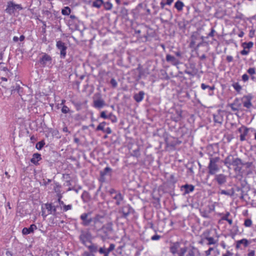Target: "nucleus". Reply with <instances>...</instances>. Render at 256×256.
Wrapping results in <instances>:
<instances>
[{"label": "nucleus", "mask_w": 256, "mask_h": 256, "mask_svg": "<svg viewBox=\"0 0 256 256\" xmlns=\"http://www.w3.org/2000/svg\"><path fill=\"white\" fill-rule=\"evenodd\" d=\"M170 251L178 256H194L196 250L190 246H186L182 244L174 243L172 246Z\"/></svg>", "instance_id": "nucleus-1"}, {"label": "nucleus", "mask_w": 256, "mask_h": 256, "mask_svg": "<svg viewBox=\"0 0 256 256\" xmlns=\"http://www.w3.org/2000/svg\"><path fill=\"white\" fill-rule=\"evenodd\" d=\"M79 240L83 245L86 246L87 242L90 243L92 242V235L89 231L82 230L79 236Z\"/></svg>", "instance_id": "nucleus-2"}, {"label": "nucleus", "mask_w": 256, "mask_h": 256, "mask_svg": "<svg viewBox=\"0 0 256 256\" xmlns=\"http://www.w3.org/2000/svg\"><path fill=\"white\" fill-rule=\"evenodd\" d=\"M112 223H108L105 225H104L99 231L103 234L102 235V239H106L109 238L112 232Z\"/></svg>", "instance_id": "nucleus-3"}, {"label": "nucleus", "mask_w": 256, "mask_h": 256, "mask_svg": "<svg viewBox=\"0 0 256 256\" xmlns=\"http://www.w3.org/2000/svg\"><path fill=\"white\" fill-rule=\"evenodd\" d=\"M22 8L20 4H15L12 2L10 1L8 2L6 12L10 14H12L16 10H22Z\"/></svg>", "instance_id": "nucleus-4"}, {"label": "nucleus", "mask_w": 256, "mask_h": 256, "mask_svg": "<svg viewBox=\"0 0 256 256\" xmlns=\"http://www.w3.org/2000/svg\"><path fill=\"white\" fill-rule=\"evenodd\" d=\"M56 47L60 51V58H64L66 54V50L68 48L66 44L62 40H58L56 43Z\"/></svg>", "instance_id": "nucleus-5"}, {"label": "nucleus", "mask_w": 256, "mask_h": 256, "mask_svg": "<svg viewBox=\"0 0 256 256\" xmlns=\"http://www.w3.org/2000/svg\"><path fill=\"white\" fill-rule=\"evenodd\" d=\"M52 57L46 53H44L39 60V63L42 66L44 67L49 66L52 64Z\"/></svg>", "instance_id": "nucleus-6"}, {"label": "nucleus", "mask_w": 256, "mask_h": 256, "mask_svg": "<svg viewBox=\"0 0 256 256\" xmlns=\"http://www.w3.org/2000/svg\"><path fill=\"white\" fill-rule=\"evenodd\" d=\"M115 244H110L108 248H106L104 246L100 248L98 250V252L100 254H104V256H108L109 253L114 250Z\"/></svg>", "instance_id": "nucleus-7"}, {"label": "nucleus", "mask_w": 256, "mask_h": 256, "mask_svg": "<svg viewBox=\"0 0 256 256\" xmlns=\"http://www.w3.org/2000/svg\"><path fill=\"white\" fill-rule=\"evenodd\" d=\"M106 105L104 100L99 96L97 98H94L93 101V106L97 109H100Z\"/></svg>", "instance_id": "nucleus-8"}, {"label": "nucleus", "mask_w": 256, "mask_h": 256, "mask_svg": "<svg viewBox=\"0 0 256 256\" xmlns=\"http://www.w3.org/2000/svg\"><path fill=\"white\" fill-rule=\"evenodd\" d=\"M90 213H83L80 216V219L82 220V224L85 226H89L92 222V218H88Z\"/></svg>", "instance_id": "nucleus-9"}, {"label": "nucleus", "mask_w": 256, "mask_h": 256, "mask_svg": "<svg viewBox=\"0 0 256 256\" xmlns=\"http://www.w3.org/2000/svg\"><path fill=\"white\" fill-rule=\"evenodd\" d=\"M116 3L120 6L121 8L120 12L124 16H126L128 14L127 10L125 8H123V6L127 5L128 2L124 0H115Z\"/></svg>", "instance_id": "nucleus-10"}, {"label": "nucleus", "mask_w": 256, "mask_h": 256, "mask_svg": "<svg viewBox=\"0 0 256 256\" xmlns=\"http://www.w3.org/2000/svg\"><path fill=\"white\" fill-rule=\"evenodd\" d=\"M37 229V226L34 224H32L30 228H24L22 230V233L24 235H27L34 232V230Z\"/></svg>", "instance_id": "nucleus-11"}, {"label": "nucleus", "mask_w": 256, "mask_h": 256, "mask_svg": "<svg viewBox=\"0 0 256 256\" xmlns=\"http://www.w3.org/2000/svg\"><path fill=\"white\" fill-rule=\"evenodd\" d=\"M90 245H86V246H85L86 247L90 253L93 254L94 253H96L98 252V248L97 244L93 243L92 242L90 243Z\"/></svg>", "instance_id": "nucleus-12"}, {"label": "nucleus", "mask_w": 256, "mask_h": 256, "mask_svg": "<svg viewBox=\"0 0 256 256\" xmlns=\"http://www.w3.org/2000/svg\"><path fill=\"white\" fill-rule=\"evenodd\" d=\"M250 243V240L245 238L242 239L236 242V248H240L242 245H243L244 247H246Z\"/></svg>", "instance_id": "nucleus-13"}, {"label": "nucleus", "mask_w": 256, "mask_h": 256, "mask_svg": "<svg viewBox=\"0 0 256 256\" xmlns=\"http://www.w3.org/2000/svg\"><path fill=\"white\" fill-rule=\"evenodd\" d=\"M42 160L41 154L38 153H34L32 155V157L30 160L32 163L35 165L38 164V162Z\"/></svg>", "instance_id": "nucleus-14"}, {"label": "nucleus", "mask_w": 256, "mask_h": 256, "mask_svg": "<svg viewBox=\"0 0 256 256\" xmlns=\"http://www.w3.org/2000/svg\"><path fill=\"white\" fill-rule=\"evenodd\" d=\"M45 207L49 212V214H55L56 212V206H54L52 203L46 204Z\"/></svg>", "instance_id": "nucleus-15"}, {"label": "nucleus", "mask_w": 256, "mask_h": 256, "mask_svg": "<svg viewBox=\"0 0 256 256\" xmlns=\"http://www.w3.org/2000/svg\"><path fill=\"white\" fill-rule=\"evenodd\" d=\"M182 190H184V194H188L190 192H192L194 190V187L192 185L186 184L181 188Z\"/></svg>", "instance_id": "nucleus-16"}, {"label": "nucleus", "mask_w": 256, "mask_h": 256, "mask_svg": "<svg viewBox=\"0 0 256 256\" xmlns=\"http://www.w3.org/2000/svg\"><path fill=\"white\" fill-rule=\"evenodd\" d=\"M243 102L244 106L247 108H249L251 106L252 104L250 102V99L248 96H244L243 98Z\"/></svg>", "instance_id": "nucleus-17"}, {"label": "nucleus", "mask_w": 256, "mask_h": 256, "mask_svg": "<svg viewBox=\"0 0 256 256\" xmlns=\"http://www.w3.org/2000/svg\"><path fill=\"white\" fill-rule=\"evenodd\" d=\"M144 92H140L138 94H135L134 99L138 102L141 101L144 98Z\"/></svg>", "instance_id": "nucleus-18"}, {"label": "nucleus", "mask_w": 256, "mask_h": 256, "mask_svg": "<svg viewBox=\"0 0 256 256\" xmlns=\"http://www.w3.org/2000/svg\"><path fill=\"white\" fill-rule=\"evenodd\" d=\"M116 200V204L119 205L120 202L122 200V196L120 193L116 194L113 198Z\"/></svg>", "instance_id": "nucleus-19"}, {"label": "nucleus", "mask_w": 256, "mask_h": 256, "mask_svg": "<svg viewBox=\"0 0 256 256\" xmlns=\"http://www.w3.org/2000/svg\"><path fill=\"white\" fill-rule=\"evenodd\" d=\"M184 6V4L180 1H178L174 4V7L178 10L181 11Z\"/></svg>", "instance_id": "nucleus-20"}, {"label": "nucleus", "mask_w": 256, "mask_h": 256, "mask_svg": "<svg viewBox=\"0 0 256 256\" xmlns=\"http://www.w3.org/2000/svg\"><path fill=\"white\" fill-rule=\"evenodd\" d=\"M101 217L99 215H96L94 218H92V222L94 223V227H96V225L100 223V218Z\"/></svg>", "instance_id": "nucleus-21"}, {"label": "nucleus", "mask_w": 256, "mask_h": 256, "mask_svg": "<svg viewBox=\"0 0 256 256\" xmlns=\"http://www.w3.org/2000/svg\"><path fill=\"white\" fill-rule=\"evenodd\" d=\"M71 10L68 6H65L62 10V14L64 16H68L70 14Z\"/></svg>", "instance_id": "nucleus-22"}, {"label": "nucleus", "mask_w": 256, "mask_h": 256, "mask_svg": "<svg viewBox=\"0 0 256 256\" xmlns=\"http://www.w3.org/2000/svg\"><path fill=\"white\" fill-rule=\"evenodd\" d=\"M103 3L102 0H96L92 2V6L95 8H100Z\"/></svg>", "instance_id": "nucleus-23"}, {"label": "nucleus", "mask_w": 256, "mask_h": 256, "mask_svg": "<svg viewBox=\"0 0 256 256\" xmlns=\"http://www.w3.org/2000/svg\"><path fill=\"white\" fill-rule=\"evenodd\" d=\"M62 112L64 114H70L72 112L70 110V109L65 105H64L62 108Z\"/></svg>", "instance_id": "nucleus-24"}, {"label": "nucleus", "mask_w": 256, "mask_h": 256, "mask_svg": "<svg viewBox=\"0 0 256 256\" xmlns=\"http://www.w3.org/2000/svg\"><path fill=\"white\" fill-rule=\"evenodd\" d=\"M106 122H102L98 124V126H97L96 130L98 131L102 130V132H104V130H105L104 126H106Z\"/></svg>", "instance_id": "nucleus-25"}, {"label": "nucleus", "mask_w": 256, "mask_h": 256, "mask_svg": "<svg viewBox=\"0 0 256 256\" xmlns=\"http://www.w3.org/2000/svg\"><path fill=\"white\" fill-rule=\"evenodd\" d=\"M112 170V168L110 167H106L104 168L102 172H100V174L102 176H104L106 175L109 172H111Z\"/></svg>", "instance_id": "nucleus-26"}, {"label": "nucleus", "mask_w": 256, "mask_h": 256, "mask_svg": "<svg viewBox=\"0 0 256 256\" xmlns=\"http://www.w3.org/2000/svg\"><path fill=\"white\" fill-rule=\"evenodd\" d=\"M44 144V140H41L36 144V147L38 150H40L43 148Z\"/></svg>", "instance_id": "nucleus-27"}, {"label": "nucleus", "mask_w": 256, "mask_h": 256, "mask_svg": "<svg viewBox=\"0 0 256 256\" xmlns=\"http://www.w3.org/2000/svg\"><path fill=\"white\" fill-rule=\"evenodd\" d=\"M103 4L104 8L106 10H111L112 6V4L109 2H107L104 3V2Z\"/></svg>", "instance_id": "nucleus-28"}, {"label": "nucleus", "mask_w": 256, "mask_h": 256, "mask_svg": "<svg viewBox=\"0 0 256 256\" xmlns=\"http://www.w3.org/2000/svg\"><path fill=\"white\" fill-rule=\"evenodd\" d=\"M217 180L219 184H223L226 181V178L222 175L218 176L217 178Z\"/></svg>", "instance_id": "nucleus-29"}, {"label": "nucleus", "mask_w": 256, "mask_h": 256, "mask_svg": "<svg viewBox=\"0 0 256 256\" xmlns=\"http://www.w3.org/2000/svg\"><path fill=\"white\" fill-rule=\"evenodd\" d=\"M166 59L168 62H172L173 64H174L176 62L175 58L170 55H169V54L167 55L166 57Z\"/></svg>", "instance_id": "nucleus-30"}, {"label": "nucleus", "mask_w": 256, "mask_h": 256, "mask_svg": "<svg viewBox=\"0 0 256 256\" xmlns=\"http://www.w3.org/2000/svg\"><path fill=\"white\" fill-rule=\"evenodd\" d=\"M240 130L241 132V131H244V134H242L240 135V140H244V136H245V135L246 134V132H247V131L246 129L244 127H242L241 128H240Z\"/></svg>", "instance_id": "nucleus-31"}, {"label": "nucleus", "mask_w": 256, "mask_h": 256, "mask_svg": "<svg viewBox=\"0 0 256 256\" xmlns=\"http://www.w3.org/2000/svg\"><path fill=\"white\" fill-rule=\"evenodd\" d=\"M216 167L214 164H212V162L210 163V172L212 174H214L216 171Z\"/></svg>", "instance_id": "nucleus-32"}, {"label": "nucleus", "mask_w": 256, "mask_h": 256, "mask_svg": "<svg viewBox=\"0 0 256 256\" xmlns=\"http://www.w3.org/2000/svg\"><path fill=\"white\" fill-rule=\"evenodd\" d=\"M72 204H68V205L65 204L64 206V207L63 208V210H64V212H66L68 210H72Z\"/></svg>", "instance_id": "nucleus-33"}, {"label": "nucleus", "mask_w": 256, "mask_h": 256, "mask_svg": "<svg viewBox=\"0 0 256 256\" xmlns=\"http://www.w3.org/2000/svg\"><path fill=\"white\" fill-rule=\"evenodd\" d=\"M253 46V43L252 42H248V43H246V44H244V48H251Z\"/></svg>", "instance_id": "nucleus-34"}, {"label": "nucleus", "mask_w": 256, "mask_h": 256, "mask_svg": "<svg viewBox=\"0 0 256 256\" xmlns=\"http://www.w3.org/2000/svg\"><path fill=\"white\" fill-rule=\"evenodd\" d=\"M252 224V222L250 219H247L244 222V226L246 227L250 226Z\"/></svg>", "instance_id": "nucleus-35"}, {"label": "nucleus", "mask_w": 256, "mask_h": 256, "mask_svg": "<svg viewBox=\"0 0 256 256\" xmlns=\"http://www.w3.org/2000/svg\"><path fill=\"white\" fill-rule=\"evenodd\" d=\"M108 118L110 119L112 122H116V117L111 114L108 115Z\"/></svg>", "instance_id": "nucleus-36"}, {"label": "nucleus", "mask_w": 256, "mask_h": 256, "mask_svg": "<svg viewBox=\"0 0 256 256\" xmlns=\"http://www.w3.org/2000/svg\"><path fill=\"white\" fill-rule=\"evenodd\" d=\"M233 86L237 91H240L242 89L241 86L237 83L234 84Z\"/></svg>", "instance_id": "nucleus-37"}, {"label": "nucleus", "mask_w": 256, "mask_h": 256, "mask_svg": "<svg viewBox=\"0 0 256 256\" xmlns=\"http://www.w3.org/2000/svg\"><path fill=\"white\" fill-rule=\"evenodd\" d=\"M110 83L113 88H116L117 86V82L114 78L110 80Z\"/></svg>", "instance_id": "nucleus-38"}, {"label": "nucleus", "mask_w": 256, "mask_h": 256, "mask_svg": "<svg viewBox=\"0 0 256 256\" xmlns=\"http://www.w3.org/2000/svg\"><path fill=\"white\" fill-rule=\"evenodd\" d=\"M100 117L104 119L108 118V116H107L106 114V112L105 111H102V112H101Z\"/></svg>", "instance_id": "nucleus-39"}, {"label": "nucleus", "mask_w": 256, "mask_h": 256, "mask_svg": "<svg viewBox=\"0 0 256 256\" xmlns=\"http://www.w3.org/2000/svg\"><path fill=\"white\" fill-rule=\"evenodd\" d=\"M20 86L19 85H17L16 84V88L12 89V93H14V92L16 91H17L18 92H19V90L20 89Z\"/></svg>", "instance_id": "nucleus-40"}, {"label": "nucleus", "mask_w": 256, "mask_h": 256, "mask_svg": "<svg viewBox=\"0 0 256 256\" xmlns=\"http://www.w3.org/2000/svg\"><path fill=\"white\" fill-rule=\"evenodd\" d=\"M248 72L250 74L252 75L253 74H254L255 70L253 68H250L248 70Z\"/></svg>", "instance_id": "nucleus-41"}, {"label": "nucleus", "mask_w": 256, "mask_h": 256, "mask_svg": "<svg viewBox=\"0 0 256 256\" xmlns=\"http://www.w3.org/2000/svg\"><path fill=\"white\" fill-rule=\"evenodd\" d=\"M88 196V193L86 192H84L82 195V198L83 200H84V198H86Z\"/></svg>", "instance_id": "nucleus-42"}, {"label": "nucleus", "mask_w": 256, "mask_h": 256, "mask_svg": "<svg viewBox=\"0 0 256 256\" xmlns=\"http://www.w3.org/2000/svg\"><path fill=\"white\" fill-rule=\"evenodd\" d=\"M104 132H106V134H110L112 133V130L111 128L109 127H108L105 128Z\"/></svg>", "instance_id": "nucleus-43"}, {"label": "nucleus", "mask_w": 256, "mask_h": 256, "mask_svg": "<svg viewBox=\"0 0 256 256\" xmlns=\"http://www.w3.org/2000/svg\"><path fill=\"white\" fill-rule=\"evenodd\" d=\"M83 256H94V254L90 252H84L83 254Z\"/></svg>", "instance_id": "nucleus-44"}, {"label": "nucleus", "mask_w": 256, "mask_h": 256, "mask_svg": "<svg viewBox=\"0 0 256 256\" xmlns=\"http://www.w3.org/2000/svg\"><path fill=\"white\" fill-rule=\"evenodd\" d=\"M242 80L244 81V82H246L248 80V76L247 74H244L242 76Z\"/></svg>", "instance_id": "nucleus-45"}, {"label": "nucleus", "mask_w": 256, "mask_h": 256, "mask_svg": "<svg viewBox=\"0 0 256 256\" xmlns=\"http://www.w3.org/2000/svg\"><path fill=\"white\" fill-rule=\"evenodd\" d=\"M4 63L0 62V68L2 69L4 71L8 70V68L4 66Z\"/></svg>", "instance_id": "nucleus-46"}, {"label": "nucleus", "mask_w": 256, "mask_h": 256, "mask_svg": "<svg viewBox=\"0 0 256 256\" xmlns=\"http://www.w3.org/2000/svg\"><path fill=\"white\" fill-rule=\"evenodd\" d=\"M208 244H214V240L212 238H208Z\"/></svg>", "instance_id": "nucleus-47"}, {"label": "nucleus", "mask_w": 256, "mask_h": 256, "mask_svg": "<svg viewBox=\"0 0 256 256\" xmlns=\"http://www.w3.org/2000/svg\"><path fill=\"white\" fill-rule=\"evenodd\" d=\"M213 250L212 248H210L206 252V256H208L210 254L211 251Z\"/></svg>", "instance_id": "nucleus-48"}, {"label": "nucleus", "mask_w": 256, "mask_h": 256, "mask_svg": "<svg viewBox=\"0 0 256 256\" xmlns=\"http://www.w3.org/2000/svg\"><path fill=\"white\" fill-rule=\"evenodd\" d=\"M208 88L211 91V92H210L209 93V94L212 96L213 94V92H212V90L214 89V87L213 86H208Z\"/></svg>", "instance_id": "nucleus-49"}, {"label": "nucleus", "mask_w": 256, "mask_h": 256, "mask_svg": "<svg viewBox=\"0 0 256 256\" xmlns=\"http://www.w3.org/2000/svg\"><path fill=\"white\" fill-rule=\"evenodd\" d=\"M248 256H254L255 252L254 250H250L248 254Z\"/></svg>", "instance_id": "nucleus-50"}, {"label": "nucleus", "mask_w": 256, "mask_h": 256, "mask_svg": "<svg viewBox=\"0 0 256 256\" xmlns=\"http://www.w3.org/2000/svg\"><path fill=\"white\" fill-rule=\"evenodd\" d=\"M244 48L243 50L242 51L241 54L243 55H246L248 53V50H247Z\"/></svg>", "instance_id": "nucleus-51"}, {"label": "nucleus", "mask_w": 256, "mask_h": 256, "mask_svg": "<svg viewBox=\"0 0 256 256\" xmlns=\"http://www.w3.org/2000/svg\"><path fill=\"white\" fill-rule=\"evenodd\" d=\"M201 88H202V90H205V89H206V88H208V86L206 85V84H201Z\"/></svg>", "instance_id": "nucleus-52"}, {"label": "nucleus", "mask_w": 256, "mask_h": 256, "mask_svg": "<svg viewBox=\"0 0 256 256\" xmlns=\"http://www.w3.org/2000/svg\"><path fill=\"white\" fill-rule=\"evenodd\" d=\"M62 131L64 132H68V134L70 133V132L68 131V128H67V126H64L63 128H62Z\"/></svg>", "instance_id": "nucleus-53"}, {"label": "nucleus", "mask_w": 256, "mask_h": 256, "mask_svg": "<svg viewBox=\"0 0 256 256\" xmlns=\"http://www.w3.org/2000/svg\"><path fill=\"white\" fill-rule=\"evenodd\" d=\"M128 216V212H122V216L123 218H126Z\"/></svg>", "instance_id": "nucleus-54"}, {"label": "nucleus", "mask_w": 256, "mask_h": 256, "mask_svg": "<svg viewBox=\"0 0 256 256\" xmlns=\"http://www.w3.org/2000/svg\"><path fill=\"white\" fill-rule=\"evenodd\" d=\"M108 192H110V194H114L116 192V190L114 189V188H110L109 190H108Z\"/></svg>", "instance_id": "nucleus-55"}, {"label": "nucleus", "mask_w": 256, "mask_h": 256, "mask_svg": "<svg viewBox=\"0 0 256 256\" xmlns=\"http://www.w3.org/2000/svg\"><path fill=\"white\" fill-rule=\"evenodd\" d=\"M159 238H160L159 236H153L152 238V240H157L159 239Z\"/></svg>", "instance_id": "nucleus-56"}, {"label": "nucleus", "mask_w": 256, "mask_h": 256, "mask_svg": "<svg viewBox=\"0 0 256 256\" xmlns=\"http://www.w3.org/2000/svg\"><path fill=\"white\" fill-rule=\"evenodd\" d=\"M123 247H124V246H120L118 248V252H120V254H122V250Z\"/></svg>", "instance_id": "nucleus-57"}, {"label": "nucleus", "mask_w": 256, "mask_h": 256, "mask_svg": "<svg viewBox=\"0 0 256 256\" xmlns=\"http://www.w3.org/2000/svg\"><path fill=\"white\" fill-rule=\"evenodd\" d=\"M18 38H19V40H20V42H22V41H23L24 40L25 37H24V35H22V36H20Z\"/></svg>", "instance_id": "nucleus-58"}, {"label": "nucleus", "mask_w": 256, "mask_h": 256, "mask_svg": "<svg viewBox=\"0 0 256 256\" xmlns=\"http://www.w3.org/2000/svg\"><path fill=\"white\" fill-rule=\"evenodd\" d=\"M173 1L174 0H166V4L168 5H170Z\"/></svg>", "instance_id": "nucleus-59"}, {"label": "nucleus", "mask_w": 256, "mask_h": 256, "mask_svg": "<svg viewBox=\"0 0 256 256\" xmlns=\"http://www.w3.org/2000/svg\"><path fill=\"white\" fill-rule=\"evenodd\" d=\"M18 40H19V38L18 36H15L13 38V41L14 42H18Z\"/></svg>", "instance_id": "nucleus-60"}, {"label": "nucleus", "mask_w": 256, "mask_h": 256, "mask_svg": "<svg viewBox=\"0 0 256 256\" xmlns=\"http://www.w3.org/2000/svg\"><path fill=\"white\" fill-rule=\"evenodd\" d=\"M232 254L230 252H227L226 254H223L222 256H232Z\"/></svg>", "instance_id": "nucleus-61"}, {"label": "nucleus", "mask_w": 256, "mask_h": 256, "mask_svg": "<svg viewBox=\"0 0 256 256\" xmlns=\"http://www.w3.org/2000/svg\"><path fill=\"white\" fill-rule=\"evenodd\" d=\"M3 55H4V52H0V60H2Z\"/></svg>", "instance_id": "nucleus-62"}, {"label": "nucleus", "mask_w": 256, "mask_h": 256, "mask_svg": "<svg viewBox=\"0 0 256 256\" xmlns=\"http://www.w3.org/2000/svg\"><path fill=\"white\" fill-rule=\"evenodd\" d=\"M70 18L71 19H72V20H74V19H76V16L74 15H72H72H70Z\"/></svg>", "instance_id": "nucleus-63"}, {"label": "nucleus", "mask_w": 256, "mask_h": 256, "mask_svg": "<svg viewBox=\"0 0 256 256\" xmlns=\"http://www.w3.org/2000/svg\"><path fill=\"white\" fill-rule=\"evenodd\" d=\"M59 204L60 206H63V208L64 207V206L65 205L64 202L62 200L61 202H60Z\"/></svg>", "instance_id": "nucleus-64"}]
</instances>
